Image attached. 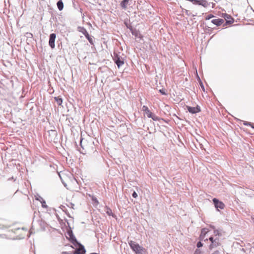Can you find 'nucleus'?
Listing matches in <instances>:
<instances>
[{"label":"nucleus","mask_w":254,"mask_h":254,"mask_svg":"<svg viewBox=\"0 0 254 254\" xmlns=\"http://www.w3.org/2000/svg\"><path fill=\"white\" fill-rule=\"evenodd\" d=\"M78 28H80V30H79V31L81 32V33H82L86 37V38L88 40L89 42L91 43V44H93V39L91 37V36L89 35L88 32H87V31L86 30V29L85 28H84V27H78Z\"/></svg>","instance_id":"7"},{"label":"nucleus","mask_w":254,"mask_h":254,"mask_svg":"<svg viewBox=\"0 0 254 254\" xmlns=\"http://www.w3.org/2000/svg\"><path fill=\"white\" fill-rule=\"evenodd\" d=\"M123 56V54H122V56L120 55V52L118 50L115 51L114 53L113 59L118 67H120L124 64V59Z\"/></svg>","instance_id":"3"},{"label":"nucleus","mask_w":254,"mask_h":254,"mask_svg":"<svg viewBox=\"0 0 254 254\" xmlns=\"http://www.w3.org/2000/svg\"><path fill=\"white\" fill-rule=\"evenodd\" d=\"M26 36L28 38H30L33 36V35L31 33H26Z\"/></svg>","instance_id":"25"},{"label":"nucleus","mask_w":254,"mask_h":254,"mask_svg":"<svg viewBox=\"0 0 254 254\" xmlns=\"http://www.w3.org/2000/svg\"><path fill=\"white\" fill-rule=\"evenodd\" d=\"M106 212L109 216H112L113 217H114V214L113 213L111 208L108 207H106Z\"/></svg>","instance_id":"21"},{"label":"nucleus","mask_w":254,"mask_h":254,"mask_svg":"<svg viewBox=\"0 0 254 254\" xmlns=\"http://www.w3.org/2000/svg\"><path fill=\"white\" fill-rule=\"evenodd\" d=\"M213 202L215 205V207L217 209H223L225 206L224 203L219 201L216 198L213 199Z\"/></svg>","instance_id":"6"},{"label":"nucleus","mask_w":254,"mask_h":254,"mask_svg":"<svg viewBox=\"0 0 254 254\" xmlns=\"http://www.w3.org/2000/svg\"><path fill=\"white\" fill-rule=\"evenodd\" d=\"M208 239L211 242V244L209 246V249L210 250L218 246L220 244V240L218 238H216L215 239H214V238L211 236L209 237Z\"/></svg>","instance_id":"5"},{"label":"nucleus","mask_w":254,"mask_h":254,"mask_svg":"<svg viewBox=\"0 0 254 254\" xmlns=\"http://www.w3.org/2000/svg\"><path fill=\"white\" fill-rule=\"evenodd\" d=\"M202 246V244L200 242H198L197 244V247L200 248Z\"/></svg>","instance_id":"27"},{"label":"nucleus","mask_w":254,"mask_h":254,"mask_svg":"<svg viewBox=\"0 0 254 254\" xmlns=\"http://www.w3.org/2000/svg\"><path fill=\"white\" fill-rule=\"evenodd\" d=\"M118 49L120 50H121V51H122V50H123V49H121V48H120V49Z\"/></svg>","instance_id":"35"},{"label":"nucleus","mask_w":254,"mask_h":254,"mask_svg":"<svg viewBox=\"0 0 254 254\" xmlns=\"http://www.w3.org/2000/svg\"><path fill=\"white\" fill-rule=\"evenodd\" d=\"M142 111L145 113L148 118H151L153 120L155 121L159 120L158 117L155 115H153L152 113L149 110L147 106L144 105L142 107Z\"/></svg>","instance_id":"4"},{"label":"nucleus","mask_w":254,"mask_h":254,"mask_svg":"<svg viewBox=\"0 0 254 254\" xmlns=\"http://www.w3.org/2000/svg\"><path fill=\"white\" fill-rule=\"evenodd\" d=\"M159 92L163 95H166V93H165V92L163 90V89H160L159 90Z\"/></svg>","instance_id":"29"},{"label":"nucleus","mask_w":254,"mask_h":254,"mask_svg":"<svg viewBox=\"0 0 254 254\" xmlns=\"http://www.w3.org/2000/svg\"><path fill=\"white\" fill-rule=\"evenodd\" d=\"M129 0H123L121 2V6L123 9H126Z\"/></svg>","instance_id":"19"},{"label":"nucleus","mask_w":254,"mask_h":254,"mask_svg":"<svg viewBox=\"0 0 254 254\" xmlns=\"http://www.w3.org/2000/svg\"><path fill=\"white\" fill-rule=\"evenodd\" d=\"M42 207H47V205L46 204V202L45 201H44L42 203Z\"/></svg>","instance_id":"30"},{"label":"nucleus","mask_w":254,"mask_h":254,"mask_svg":"<svg viewBox=\"0 0 254 254\" xmlns=\"http://www.w3.org/2000/svg\"><path fill=\"white\" fill-rule=\"evenodd\" d=\"M128 244L135 254H147V250L133 241L128 242Z\"/></svg>","instance_id":"2"},{"label":"nucleus","mask_w":254,"mask_h":254,"mask_svg":"<svg viewBox=\"0 0 254 254\" xmlns=\"http://www.w3.org/2000/svg\"><path fill=\"white\" fill-rule=\"evenodd\" d=\"M57 7L59 10L61 11L64 8V3L62 0H59L57 3Z\"/></svg>","instance_id":"17"},{"label":"nucleus","mask_w":254,"mask_h":254,"mask_svg":"<svg viewBox=\"0 0 254 254\" xmlns=\"http://www.w3.org/2000/svg\"><path fill=\"white\" fill-rule=\"evenodd\" d=\"M244 124L245 125H250V123H244Z\"/></svg>","instance_id":"33"},{"label":"nucleus","mask_w":254,"mask_h":254,"mask_svg":"<svg viewBox=\"0 0 254 254\" xmlns=\"http://www.w3.org/2000/svg\"><path fill=\"white\" fill-rule=\"evenodd\" d=\"M187 108L189 112L192 114L198 113L200 111V109L199 107H192L190 106H187Z\"/></svg>","instance_id":"13"},{"label":"nucleus","mask_w":254,"mask_h":254,"mask_svg":"<svg viewBox=\"0 0 254 254\" xmlns=\"http://www.w3.org/2000/svg\"><path fill=\"white\" fill-rule=\"evenodd\" d=\"M124 24L127 27V28L128 29H129L130 31H132V30L134 29L132 26L131 25V24L130 23L129 21L128 20H125L124 21Z\"/></svg>","instance_id":"18"},{"label":"nucleus","mask_w":254,"mask_h":254,"mask_svg":"<svg viewBox=\"0 0 254 254\" xmlns=\"http://www.w3.org/2000/svg\"><path fill=\"white\" fill-rule=\"evenodd\" d=\"M224 21V20L221 18L214 19L211 20V22L217 26L221 25Z\"/></svg>","instance_id":"14"},{"label":"nucleus","mask_w":254,"mask_h":254,"mask_svg":"<svg viewBox=\"0 0 254 254\" xmlns=\"http://www.w3.org/2000/svg\"><path fill=\"white\" fill-rule=\"evenodd\" d=\"M210 4L211 2H208L206 0H195L194 4L201 5L204 7H207Z\"/></svg>","instance_id":"9"},{"label":"nucleus","mask_w":254,"mask_h":254,"mask_svg":"<svg viewBox=\"0 0 254 254\" xmlns=\"http://www.w3.org/2000/svg\"><path fill=\"white\" fill-rule=\"evenodd\" d=\"M208 233V230L207 229H206V228L202 229L201 230V232L200 235V240L201 241L204 240V241H207L208 238H207L205 239V238L206 234Z\"/></svg>","instance_id":"10"},{"label":"nucleus","mask_w":254,"mask_h":254,"mask_svg":"<svg viewBox=\"0 0 254 254\" xmlns=\"http://www.w3.org/2000/svg\"><path fill=\"white\" fill-rule=\"evenodd\" d=\"M54 99L59 106L62 105L63 103V99L61 97H60L59 96L55 97L54 98Z\"/></svg>","instance_id":"20"},{"label":"nucleus","mask_w":254,"mask_h":254,"mask_svg":"<svg viewBox=\"0 0 254 254\" xmlns=\"http://www.w3.org/2000/svg\"><path fill=\"white\" fill-rule=\"evenodd\" d=\"M67 235L68 236H67V238L72 244H73L74 245H75L76 244H77V242L75 239V237L74 236L71 231H68Z\"/></svg>","instance_id":"11"},{"label":"nucleus","mask_w":254,"mask_h":254,"mask_svg":"<svg viewBox=\"0 0 254 254\" xmlns=\"http://www.w3.org/2000/svg\"><path fill=\"white\" fill-rule=\"evenodd\" d=\"M77 244L79 246V247L75 251V253L78 254H84L85 252L84 247L78 243Z\"/></svg>","instance_id":"16"},{"label":"nucleus","mask_w":254,"mask_h":254,"mask_svg":"<svg viewBox=\"0 0 254 254\" xmlns=\"http://www.w3.org/2000/svg\"><path fill=\"white\" fill-rule=\"evenodd\" d=\"M224 18L226 20V24H230L233 23L234 21L233 18H232L230 15H228L227 14H226V15Z\"/></svg>","instance_id":"15"},{"label":"nucleus","mask_w":254,"mask_h":254,"mask_svg":"<svg viewBox=\"0 0 254 254\" xmlns=\"http://www.w3.org/2000/svg\"><path fill=\"white\" fill-rule=\"evenodd\" d=\"M56 38V34L55 33H52L49 36V45L51 48H55V39Z\"/></svg>","instance_id":"8"},{"label":"nucleus","mask_w":254,"mask_h":254,"mask_svg":"<svg viewBox=\"0 0 254 254\" xmlns=\"http://www.w3.org/2000/svg\"><path fill=\"white\" fill-rule=\"evenodd\" d=\"M22 229L24 231V234L22 235V237H24L25 236V233L27 232V229L25 227H22Z\"/></svg>","instance_id":"24"},{"label":"nucleus","mask_w":254,"mask_h":254,"mask_svg":"<svg viewBox=\"0 0 254 254\" xmlns=\"http://www.w3.org/2000/svg\"><path fill=\"white\" fill-rule=\"evenodd\" d=\"M132 34L134 36L136 39H141L143 38L142 35L140 34V32L134 28L132 31H131Z\"/></svg>","instance_id":"12"},{"label":"nucleus","mask_w":254,"mask_h":254,"mask_svg":"<svg viewBox=\"0 0 254 254\" xmlns=\"http://www.w3.org/2000/svg\"><path fill=\"white\" fill-rule=\"evenodd\" d=\"M186 10V13H187V14L188 15H189V14H188V10Z\"/></svg>","instance_id":"34"},{"label":"nucleus","mask_w":254,"mask_h":254,"mask_svg":"<svg viewBox=\"0 0 254 254\" xmlns=\"http://www.w3.org/2000/svg\"><path fill=\"white\" fill-rule=\"evenodd\" d=\"M86 141H83V139H81L80 141V145L81 147L83 148V149H84V144L85 143Z\"/></svg>","instance_id":"22"},{"label":"nucleus","mask_w":254,"mask_h":254,"mask_svg":"<svg viewBox=\"0 0 254 254\" xmlns=\"http://www.w3.org/2000/svg\"><path fill=\"white\" fill-rule=\"evenodd\" d=\"M212 254H220V253L218 251H215Z\"/></svg>","instance_id":"31"},{"label":"nucleus","mask_w":254,"mask_h":254,"mask_svg":"<svg viewBox=\"0 0 254 254\" xmlns=\"http://www.w3.org/2000/svg\"><path fill=\"white\" fill-rule=\"evenodd\" d=\"M213 17H214V15H213L212 14H209V15H208L206 17L205 19L206 20H209V19H210L211 18H212Z\"/></svg>","instance_id":"23"},{"label":"nucleus","mask_w":254,"mask_h":254,"mask_svg":"<svg viewBox=\"0 0 254 254\" xmlns=\"http://www.w3.org/2000/svg\"><path fill=\"white\" fill-rule=\"evenodd\" d=\"M201 252L199 250H196L194 253V254H201Z\"/></svg>","instance_id":"28"},{"label":"nucleus","mask_w":254,"mask_h":254,"mask_svg":"<svg viewBox=\"0 0 254 254\" xmlns=\"http://www.w3.org/2000/svg\"><path fill=\"white\" fill-rule=\"evenodd\" d=\"M62 254H71L67 253V252H63Z\"/></svg>","instance_id":"32"},{"label":"nucleus","mask_w":254,"mask_h":254,"mask_svg":"<svg viewBox=\"0 0 254 254\" xmlns=\"http://www.w3.org/2000/svg\"><path fill=\"white\" fill-rule=\"evenodd\" d=\"M60 177L64 187L70 190H73L77 185L76 179L69 172H62L59 174Z\"/></svg>","instance_id":"1"},{"label":"nucleus","mask_w":254,"mask_h":254,"mask_svg":"<svg viewBox=\"0 0 254 254\" xmlns=\"http://www.w3.org/2000/svg\"><path fill=\"white\" fill-rule=\"evenodd\" d=\"M132 196L134 197V198H136L137 197V194L136 193V192L134 191L133 193H132Z\"/></svg>","instance_id":"26"}]
</instances>
